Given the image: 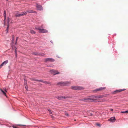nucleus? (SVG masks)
<instances>
[{"mask_svg":"<svg viewBox=\"0 0 128 128\" xmlns=\"http://www.w3.org/2000/svg\"><path fill=\"white\" fill-rule=\"evenodd\" d=\"M27 14V13L26 12H22L20 14H18V12H17L15 13V16L16 17H20L24 15H26Z\"/></svg>","mask_w":128,"mask_h":128,"instance_id":"1","label":"nucleus"},{"mask_svg":"<svg viewBox=\"0 0 128 128\" xmlns=\"http://www.w3.org/2000/svg\"><path fill=\"white\" fill-rule=\"evenodd\" d=\"M71 88L75 90H82L84 89V88L82 87L78 86H72L71 87Z\"/></svg>","mask_w":128,"mask_h":128,"instance_id":"2","label":"nucleus"},{"mask_svg":"<svg viewBox=\"0 0 128 128\" xmlns=\"http://www.w3.org/2000/svg\"><path fill=\"white\" fill-rule=\"evenodd\" d=\"M80 101H84L86 102H90L92 100H94V99L91 98H84L80 100Z\"/></svg>","mask_w":128,"mask_h":128,"instance_id":"3","label":"nucleus"},{"mask_svg":"<svg viewBox=\"0 0 128 128\" xmlns=\"http://www.w3.org/2000/svg\"><path fill=\"white\" fill-rule=\"evenodd\" d=\"M70 84V83L69 82H59L58 83V84H60L62 85L63 86H66V85H68V84Z\"/></svg>","mask_w":128,"mask_h":128,"instance_id":"4","label":"nucleus"},{"mask_svg":"<svg viewBox=\"0 0 128 128\" xmlns=\"http://www.w3.org/2000/svg\"><path fill=\"white\" fill-rule=\"evenodd\" d=\"M45 62H47L48 61H49L50 62H54V59L50 58H48L45 59Z\"/></svg>","mask_w":128,"mask_h":128,"instance_id":"5","label":"nucleus"},{"mask_svg":"<svg viewBox=\"0 0 128 128\" xmlns=\"http://www.w3.org/2000/svg\"><path fill=\"white\" fill-rule=\"evenodd\" d=\"M36 7L37 9L40 10H43L42 7L40 5H38V4H37Z\"/></svg>","mask_w":128,"mask_h":128,"instance_id":"6","label":"nucleus"},{"mask_svg":"<svg viewBox=\"0 0 128 128\" xmlns=\"http://www.w3.org/2000/svg\"><path fill=\"white\" fill-rule=\"evenodd\" d=\"M125 90V89H120L118 90H116L114 91L113 93L114 94H116L117 93L120 92L122 91H124Z\"/></svg>","mask_w":128,"mask_h":128,"instance_id":"7","label":"nucleus"},{"mask_svg":"<svg viewBox=\"0 0 128 128\" xmlns=\"http://www.w3.org/2000/svg\"><path fill=\"white\" fill-rule=\"evenodd\" d=\"M3 89L4 90H4H3L2 89H0V90L2 92V93H3V94L4 95V96H6V92H7L5 88V89L4 88Z\"/></svg>","mask_w":128,"mask_h":128,"instance_id":"8","label":"nucleus"},{"mask_svg":"<svg viewBox=\"0 0 128 128\" xmlns=\"http://www.w3.org/2000/svg\"><path fill=\"white\" fill-rule=\"evenodd\" d=\"M116 120V118L114 117H112L108 120V121L110 122H112L113 121H114Z\"/></svg>","mask_w":128,"mask_h":128,"instance_id":"9","label":"nucleus"},{"mask_svg":"<svg viewBox=\"0 0 128 128\" xmlns=\"http://www.w3.org/2000/svg\"><path fill=\"white\" fill-rule=\"evenodd\" d=\"M9 18L8 17V19H7V28L6 30L7 31V32H8V27H9Z\"/></svg>","mask_w":128,"mask_h":128,"instance_id":"10","label":"nucleus"},{"mask_svg":"<svg viewBox=\"0 0 128 128\" xmlns=\"http://www.w3.org/2000/svg\"><path fill=\"white\" fill-rule=\"evenodd\" d=\"M50 72H51L52 73H54L53 74L54 75L56 74H59V72H56V71L54 70H50Z\"/></svg>","mask_w":128,"mask_h":128,"instance_id":"11","label":"nucleus"},{"mask_svg":"<svg viewBox=\"0 0 128 128\" xmlns=\"http://www.w3.org/2000/svg\"><path fill=\"white\" fill-rule=\"evenodd\" d=\"M48 32V31L47 30L44 29H42L41 31H40L39 32H40L43 33H47Z\"/></svg>","mask_w":128,"mask_h":128,"instance_id":"12","label":"nucleus"},{"mask_svg":"<svg viewBox=\"0 0 128 128\" xmlns=\"http://www.w3.org/2000/svg\"><path fill=\"white\" fill-rule=\"evenodd\" d=\"M106 88H100L98 89H96L95 90V91H98L99 90H104Z\"/></svg>","mask_w":128,"mask_h":128,"instance_id":"13","label":"nucleus"},{"mask_svg":"<svg viewBox=\"0 0 128 128\" xmlns=\"http://www.w3.org/2000/svg\"><path fill=\"white\" fill-rule=\"evenodd\" d=\"M56 98L59 100H61L62 98H66L64 96H58L56 97Z\"/></svg>","mask_w":128,"mask_h":128,"instance_id":"14","label":"nucleus"},{"mask_svg":"<svg viewBox=\"0 0 128 128\" xmlns=\"http://www.w3.org/2000/svg\"><path fill=\"white\" fill-rule=\"evenodd\" d=\"M34 55H40V56H43L45 55V54L42 53H34Z\"/></svg>","mask_w":128,"mask_h":128,"instance_id":"15","label":"nucleus"},{"mask_svg":"<svg viewBox=\"0 0 128 128\" xmlns=\"http://www.w3.org/2000/svg\"><path fill=\"white\" fill-rule=\"evenodd\" d=\"M28 12L30 13H36V12L35 11H34L32 10H28L27 11Z\"/></svg>","mask_w":128,"mask_h":128,"instance_id":"16","label":"nucleus"},{"mask_svg":"<svg viewBox=\"0 0 128 128\" xmlns=\"http://www.w3.org/2000/svg\"><path fill=\"white\" fill-rule=\"evenodd\" d=\"M94 98H103V96H94Z\"/></svg>","mask_w":128,"mask_h":128,"instance_id":"17","label":"nucleus"},{"mask_svg":"<svg viewBox=\"0 0 128 128\" xmlns=\"http://www.w3.org/2000/svg\"><path fill=\"white\" fill-rule=\"evenodd\" d=\"M34 80H35V81H38L42 82H43V83H45V84H48V82H47L46 81H42V80H35V79Z\"/></svg>","mask_w":128,"mask_h":128,"instance_id":"18","label":"nucleus"},{"mask_svg":"<svg viewBox=\"0 0 128 128\" xmlns=\"http://www.w3.org/2000/svg\"><path fill=\"white\" fill-rule=\"evenodd\" d=\"M35 28L36 30H39L40 31H41L42 30V29L41 28V27H39V26L36 27H35Z\"/></svg>","mask_w":128,"mask_h":128,"instance_id":"19","label":"nucleus"},{"mask_svg":"<svg viewBox=\"0 0 128 128\" xmlns=\"http://www.w3.org/2000/svg\"><path fill=\"white\" fill-rule=\"evenodd\" d=\"M4 23L5 24V20L6 19V12L5 10L4 11Z\"/></svg>","mask_w":128,"mask_h":128,"instance_id":"20","label":"nucleus"},{"mask_svg":"<svg viewBox=\"0 0 128 128\" xmlns=\"http://www.w3.org/2000/svg\"><path fill=\"white\" fill-rule=\"evenodd\" d=\"M8 62V61L6 60L3 62L2 64L3 66L4 65H6Z\"/></svg>","mask_w":128,"mask_h":128,"instance_id":"21","label":"nucleus"},{"mask_svg":"<svg viewBox=\"0 0 128 128\" xmlns=\"http://www.w3.org/2000/svg\"><path fill=\"white\" fill-rule=\"evenodd\" d=\"M30 32L32 34H35L36 33V32H34V30H30Z\"/></svg>","mask_w":128,"mask_h":128,"instance_id":"22","label":"nucleus"},{"mask_svg":"<svg viewBox=\"0 0 128 128\" xmlns=\"http://www.w3.org/2000/svg\"><path fill=\"white\" fill-rule=\"evenodd\" d=\"M24 85H25V88L26 89V90H28V88H27V84L26 83V84H24Z\"/></svg>","mask_w":128,"mask_h":128,"instance_id":"23","label":"nucleus"},{"mask_svg":"<svg viewBox=\"0 0 128 128\" xmlns=\"http://www.w3.org/2000/svg\"><path fill=\"white\" fill-rule=\"evenodd\" d=\"M65 114L66 115V116H68V113H67L66 112H65Z\"/></svg>","mask_w":128,"mask_h":128,"instance_id":"24","label":"nucleus"},{"mask_svg":"<svg viewBox=\"0 0 128 128\" xmlns=\"http://www.w3.org/2000/svg\"><path fill=\"white\" fill-rule=\"evenodd\" d=\"M124 112V113H127L128 112V110H127V111H125Z\"/></svg>","mask_w":128,"mask_h":128,"instance_id":"25","label":"nucleus"},{"mask_svg":"<svg viewBox=\"0 0 128 128\" xmlns=\"http://www.w3.org/2000/svg\"><path fill=\"white\" fill-rule=\"evenodd\" d=\"M3 66L2 64H0V68L2 66Z\"/></svg>","mask_w":128,"mask_h":128,"instance_id":"26","label":"nucleus"},{"mask_svg":"<svg viewBox=\"0 0 128 128\" xmlns=\"http://www.w3.org/2000/svg\"><path fill=\"white\" fill-rule=\"evenodd\" d=\"M48 111H49V112L50 113V114H51V113H52V112H51V110H48Z\"/></svg>","mask_w":128,"mask_h":128,"instance_id":"27","label":"nucleus"},{"mask_svg":"<svg viewBox=\"0 0 128 128\" xmlns=\"http://www.w3.org/2000/svg\"><path fill=\"white\" fill-rule=\"evenodd\" d=\"M121 113H124V112H121Z\"/></svg>","mask_w":128,"mask_h":128,"instance_id":"28","label":"nucleus"},{"mask_svg":"<svg viewBox=\"0 0 128 128\" xmlns=\"http://www.w3.org/2000/svg\"><path fill=\"white\" fill-rule=\"evenodd\" d=\"M110 110L111 111H113V110L112 109H110Z\"/></svg>","mask_w":128,"mask_h":128,"instance_id":"29","label":"nucleus"},{"mask_svg":"<svg viewBox=\"0 0 128 128\" xmlns=\"http://www.w3.org/2000/svg\"><path fill=\"white\" fill-rule=\"evenodd\" d=\"M24 82H26V81L24 79Z\"/></svg>","mask_w":128,"mask_h":128,"instance_id":"30","label":"nucleus"},{"mask_svg":"<svg viewBox=\"0 0 128 128\" xmlns=\"http://www.w3.org/2000/svg\"><path fill=\"white\" fill-rule=\"evenodd\" d=\"M18 38H16V41L17 40Z\"/></svg>","mask_w":128,"mask_h":128,"instance_id":"31","label":"nucleus"},{"mask_svg":"<svg viewBox=\"0 0 128 128\" xmlns=\"http://www.w3.org/2000/svg\"><path fill=\"white\" fill-rule=\"evenodd\" d=\"M15 52L16 53V50H15Z\"/></svg>","mask_w":128,"mask_h":128,"instance_id":"32","label":"nucleus"},{"mask_svg":"<svg viewBox=\"0 0 128 128\" xmlns=\"http://www.w3.org/2000/svg\"><path fill=\"white\" fill-rule=\"evenodd\" d=\"M7 0V1H8V0Z\"/></svg>","mask_w":128,"mask_h":128,"instance_id":"33","label":"nucleus"}]
</instances>
